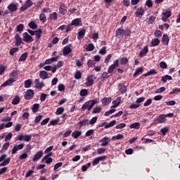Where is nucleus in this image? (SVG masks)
<instances>
[{
    "instance_id": "obj_34",
    "label": "nucleus",
    "mask_w": 180,
    "mask_h": 180,
    "mask_svg": "<svg viewBox=\"0 0 180 180\" xmlns=\"http://www.w3.org/2000/svg\"><path fill=\"white\" fill-rule=\"evenodd\" d=\"M29 27H30V29H32V30H36V29H37L38 26L36 24V22H34V21H31L29 24H28Z\"/></svg>"
},
{
    "instance_id": "obj_32",
    "label": "nucleus",
    "mask_w": 180,
    "mask_h": 180,
    "mask_svg": "<svg viewBox=\"0 0 180 180\" xmlns=\"http://www.w3.org/2000/svg\"><path fill=\"white\" fill-rule=\"evenodd\" d=\"M20 102V97H19V96H15L13 101L11 102V103L12 105H19Z\"/></svg>"
},
{
    "instance_id": "obj_26",
    "label": "nucleus",
    "mask_w": 180,
    "mask_h": 180,
    "mask_svg": "<svg viewBox=\"0 0 180 180\" xmlns=\"http://www.w3.org/2000/svg\"><path fill=\"white\" fill-rule=\"evenodd\" d=\"M143 71H144L143 67H139L136 68L134 73V77H136V75H140V74H143Z\"/></svg>"
},
{
    "instance_id": "obj_31",
    "label": "nucleus",
    "mask_w": 180,
    "mask_h": 180,
    "mask_svg": "<svg viewBox=\"0 0 180 180\" xmlns=\"http://www.w3.org/2000/svg\"><path fill=\"white\" fill-rule=\"evenodd\" d=\"M116 36H124V30L122 28H117L115 31Z\"/></svg>"
},
{
    "instance_id": "obj_38",
    "label": "nucleus",
    "mask_w": 180,
    "mask_h": 180,
    "mask_svg": "<svg viewBox=\"0 0 180 180\" xmlns=\"http://www.w3.org/2000/svg\"><path fill=\"white\" fill-rule=\"evenodd\" d=\"M108 74H109L108 72H103L100 77V79H101V81H105V79H108V78H109V75H108Z\"/></svg>"
},
{
    "instance_id": "obj_27",
    "label": "nucleus",
    "mask_w": 180,
    "mask_h": 180,
    "mask_svg": "<svg viewBox=\"0 0 180 180\" xmlns=\"http://www.w3.org/2000/svg\"><path fill=\"white\" fill-rule=\"evenodd\" d=\"M172 81V77L170 75H166L163 77H162L161 81L162 82H164L165 84L167 82V81Z\"/></svg>"
},
{
    "instance_id": "obj_10",
    "label": "nucleus",
    "mask_w": 180,
    "mask_h": 180,
    "mask_svg": "<svg viewBox=\"0 0 180 180\" xmlns=\"http://www.w3.org/2000/svg\"><path fill=\"white\" fill-rule=\"evenodd\" d=\"M162 42L163 46H168V44H169V37H168V34H163L162 38Z\"/></svg>"
},
{
    "instance_id": "obj_21",
    "label": "nucleus",
    "mask_w": 180,
    "mask_h": 180,
    "mask_svg": "<svg viewBox=\"0 0 180 180\" xmlns=\"http://www.w3.org/2000/svg\"><path fill=\"white\" fill-rule=\"evenodd\" d=\"M101 102L103 103V106H106V105H109V103L112 102V98L105 97L104 98L102 99Z\"/></svg>"
},
{
    "instance_id": "obj_49",
    "label": "nucleus",
    "mask_w": 180,
    "mask_h": 180,
    "mask_svg": "<svg viewBox=\"0 0 180 180\" xmlns=\"http://www.w3.org/2000/svg\"><path fill=\"white\" fill-rule=\"evenodd\" d=\"M95 49V46L93 44H89L87 47L86 48V51H94Z\"/></svg>"
},
{
    "instance_id": "obj_5",
    "label": "nucleus",
    "mask_w": 180,
    "mask_h": 180,
    "mask_svg": "<svg viewBox=\"0 0 180 180\" xmlns=\"http://www.w3.org/2000/svg\"><path fill=\"white\" fill-rule=\"evenodd\" d=\"M144 13H146L144 8L140 7L136 9V11L135 12V16H136V18H140V19H141V18L143 17Z\"/></svg>"
},
{
    "instance_id": "obj_9",
    "label": "nucleus",
    "mask_w": 180,
    "mask_h": 180,
    "mask_svg": "<svg viewBox=\"0 0 180 180\" xmlns=\"http://www.w3.org/2000/svg\"><path fill=\"white\" fill-rule=\"evenodd\" d=\"M147 53H148V46H145L143 49L139 52V57L141 58L146 57V56H147Z\"/></svg>"
},
{
    "instance_id": "obj_12",
    "label": "nucleus",
    "mask_w": 180,
    "mask_h": 180,
    "mask_svg": "<svg viewBox=\"0 0 180 180\" xmlns=\"http://www.w3.org/2000/svg\"><path fill=\"white\" fill-rule=\"evenodd\" d=\"M7 8L10 12H16L18 11V4L11 3L7 6Z\"/></svg>"
},
{
    "instance_id": "obj_45",
    "label": "nucleus",
    "mask_w": 180,
    "mask_h": 180,
    "mask_svg": "<svg viewBox=\"0 0 180 180\" xmlns=\"http://www.w3.org/2000/svg\"><path fill=\"white\" fill-rule=\"evenodd\" d=\"M25 88H30L32 86V79H27L24 83Z\"/></svg>"
},
{
    "instance_id": "obj_22",
    "label": "nucleus",
    "mask_w": 180,
    "mask_h": 180,
    "mask_svg": "<svg viewBox=\"0 0 180 180\" xmlns=\"http://www.w3.org/2000/svg\"><path fill=\"white\" fill-rule=\"evenodd\" d=\"M82 131H78V130H75L72 133V137H73V139H78V137H80V136H82Z\"/></svg>"
},
{
    "instance_id": "obj_39",
    "label": "nucleus",
    "mask_w": 180,
    "mask_h": 180,
    "mask_svg": "<svg viewBox=\"0 0 180 180\" xmlns=\"http://www.w3.org/2000/svg\"><path fill=\"white\" fill-rule=\"evenodd\" d=\"M64 110L65 109L63 107H59L56 111V115H57V116L62 115L64 112Z\"/></svg>"
},
{
    "instance_id": "obj_25",
    "label": "nucleus",
    "mask_w": 180,
    "mask_h": 180,
    "mask_svg": "<svg viewBox=\"0 0 180 180\" xmlns=\"http://www.w3.org/2000/svg\"><path fill=\"white\" fill-rule=\"evenodd\" d=\"M39 77L41 79H47L49 78V73L44 70H41L39 72Z\"/></svg>"
},
{
    "instance_id": "obj_1",
    "label": "nucleus",
    "mask_w": 180,
    "mask_h": 180,
    "mask_svg": "<svg viewBox=\"0 0 180 180\" xmlns=\"http://www.w3.org/2000/svg\"><path fill=\"white\" fill-rule=\"evenodd\" d=\"M96 103H98V99L89 100L82 105V110H86L87 109V112H89Z\"/></svg>"
},
{
    "instance_id": "obj_24",
    "label": "nucleus",
    "mask_w": 180,
    "mask_h": 180,
    "mask_svg": "<svg viewBox=\"0 0 180 180\" xmlns=\"http://www.w3.org/2000/svg\"><path fill=\"white\" fill-rule=\"evenodd\" d=\"M15 79L10 78L7 81H6L4 84H1V86H9V85H12L13 82H15Z\"/></svg>"
},
{
    "instance_id": "obj_18",
    "label": "nucleus",
    "mask_w": 180,
    "mask_h": 180,
    "mask_svg": "<svg viewBox=\"0 0 180 180\" xmlns=\"http://www.w3.org/2000/svg\"><path fill=\"white\" fill-rule=\"evenodd\" d=\"M85 33H86V30H85V29L79 31L77 34L78 40L84 39L85 37Z\"/></svg>"
},
{
    "instance_id": "obj_46",
    "label": "nucleus",
    "mask_w": 180,
    "mask_h": 180,
    "mask_svg": "<svg viewBox=\"0 0 180 180\" xmlns=\"http://www.w3.org/2000/svg\"><path fill=\"white\" fill-rule=\"evenodd\" d=\"M128 63H129V59H127V58L126 57L122 58L120 60L121 65H126V64H127Z\"/></svg>"
},
{
    "instance_id": "obj_19",
    "label": "nucleus",
    "mask_w": 180,
    "mask_h": 180,
    "mask_svg": "<svg viewBox=\"0 0 180 180\" xmlns=\"http://www.w3.org/2000/svg\"><path fill=\"white\" fill-rule=\"evenodd\" d=\"M118 89L122 94H126L127 91V87L125 86L124 84H119Z\"/></svg>"
},
{
    "instance_id": "obj_51",
    "label": "nucleus",
    "mask_w": 180,
    "mask_h": 180,
    "mask_svg": "<svg viewBox=\"0 0 180 180\" xmlns=\"http://www.w3.org/2000/svg\"><path fill=\"white\" fill-rule=\"evenodd\" d=\"M155 20V16L151 15L148 21V25H153Z\"/></svg>"
},
{
    "instance_id": "obj_54",
    "label": "nucleus",
    "mask_w": 180,
    "mask_h": 180,
    "mask_svg": "<svg viewBox=\"0 0 180 180\" xmlns=\"http://www.w3.org/2000/svg\"><path fill=\"white\" fill-rule=\"evenodd\" d=\"M175 94H180V88H174L170 93L169 95H174Z\"/></svg>"
},
{
    "instance_id": "obj_7",
    "label": "nucleus",
    "mask_w": 180,
    "mask_h": 180,
    "mask_svg": "<svg viewBox=\"0 0 180 180\" xmlns=\"http://www.w3.org/2000/svg\"><path fill=\"white\" fill-rule=\"evenodd\" d=\"M67 6L63 3L59 4V13L60 15H65L67 13Z\"/></svg>"
},
{
    "instance_id": "obj_40",
    "label": "nucleus",
    "mask_w": 180,
    "mask_h": 180,
    "mask_svg": "<svg viewBox=\"0 0 180 180\" xmlns=\"http://www.w3.org/2000/svg\"><path fill=\"white\" fill-rule=\"evenodd\" d=\"M18 51H19V48L18 47L11 48L9 51V54L10 56H14L15 53H18Z\"/></svg>"
},
{
    "instance_id": "obj_15",
    "label": "nucleus",
    "mask_w": 180,
    "mask_h": 180,
    "mask_svg": "<svg viewBox=\"0 0 180 180\" xmlns=\"http://www.w3.org/2000/svg\"><path fill=\"white\" fill-rule=\"evenodd\" d=\"M15 45L17 46V47H19V46L22 44V37H20L19 34H16L15 35Z\"/></svg>"
},
{
    "instance_id": "obj_48",
    "label": "nucleus",
    "mask_w": 180,
    "mask_h": 180,
    "mask_svg": "<svg viewBox=\"0 0 180 180\" xmlns=\"http://www.w3.org/2000/svg\"><path fill=\"white\" fill-rule=\"evenodd\" d=\"M124 136H123V134H118L117 135H116V136H113L112 137V140H115H115H120V139H124Z\"/></svg>"
},
{
    "instance_id": "obj_35",
    "label": "nucleus",
    "mask_w": 180,
    "mask_h": 180,
    "mask_svg": "<svg viewBox=\"0 0 180 180\" xmlns=\"http://www.w3.org/2000/svg\"><path fill=\"white\" fill-rule=\"evenodd\" d=\"M24 29H25V25L19 24L16 27V32H18L19 33H22V32H23Z\"/></svg>"
},
{
    "instance_id": "obj_4",
    "label": "nucleus",
    "mask_w": 180,
    "mask_h": 180,
    "mask_svg": "<svg viewBox=\"0 0 180 180\" xmlns=\"http://www.w3.org/2000/svg\"><path fill=\"white\" fill-rule=\"evenodd\" d=\"M33 96H34V91L32 89H28L24 95V98L26 101H30V99H33Z\"/></svg>"
},
{
    "instance_id": "obj_64",
    "label": "nucleus",
    "mask_w": 180,
    "mask_h": 180,
    "mask_svg": "<svg viewBox=\"0 0 180 180\" xmlns=\"http://www.w3.org/2000/svg\"><path fill=\"white\" fill-rule=\"evenodd\" d=\"M141 105L140 104H131L129 106V109H137L138 108H140Z\"/></svg>"
},
{
    "instance_id": "obj_6",
    "label": "nucleus",
    "mask_w": 180,
    "mask_h": 180,
    "mask_svg": "<svg viewBox=\"0 0 180 180\" xmlns=\"http://www.w3.org/2000/svg\"><path fill=\"white\" fill-rule=\"evenodd\" d=\"M22 36H23L22 40L25 43H32V41H33V37H32V36H30L27 32H24L22 34Z\"/></svg>"
},
{
    "instance_id": "obj_16",
    "label": "nucleus",
    "mask_w": 180,
    "mask_h": 180,
    "mask_svg": "<svg viewBox=\"0 0 180 180\" xmlns=\"http://www.w3.org/2000/svg\"><path fill=\"white\" fill-rule=\"evenodd\" d=\"M100 141L101 142V146L102 147H106V146L109 145V137L105 136Z\"/></svg>"
},
{
    "instance_id": "obj_52",
    "label": "nucleus",
    "mask_w": 180,
    "mask_h": 180,
    "mask_svg": "<svg viewBox=\"0 0 180 180\" xmlns=\"http://www.w3.org/2000/svg\"><path fill=\"white\" fill-rule=\"evenodd\" d=\"M154 35L155 36V37H157V39H160V37H162V32H161L160 30H157L155 32Z\"/></svg>"
},
{
    "instance_id": "obj_29",
    "label": "nucleus",
    "mask_w": 180,
    "mask_h": 180,
    "mask_svg": "<svg viewBox=\"0 0 180 180\" xmlns=\"http://www.w3.org/2000/svg\"><path fill=\"white\" fill-rule=\"evenodd\" d=\"M39 109H40V105L39 103H34L32 107L33 113H37V112H39Z\"/></svg>"
},
{
    "instance_id": "obj_60",
    "label": "nucleus",
    "mask_w": 180,
    "mask_h": 180,
    "mask_svg": "<svg viewBox=\"0 0 180 180\" xmlns=\"http://www.w3.org/2000/svg\"><path fill=\"white\" fill-rule=\"evenodd\" d=\"M25 4L28 7L30 8V6H33V1L32 0H26L25 2Z\"/></svg>"
},
{
    "instance_id": "obj_58",
    "label": "nucleus",
    "mask_w": 180,
    "mask_h": 180,
    "mask_svg": "<svg viewBox=\"0 0 180 180\" xmlns=\"http://www.w3.org/2000/svg\"><path fill=\"white\" fill-rule=\"evenodd\" d=\"M160 68H163L164 70L167 69L168 65H167V63L162 61L160 63Z\"/></svg>"
},
{
    "instance_id": "obj_50",
    "label": "nucleus",
    "mask_w": 180,
    "mask_h": 180,
    "mask_svg": "<svg viewBox=\"0 0 180 180\" xmlns=\"http://www.w3.org/2000/svg\"><path fill=\"white\" fill-rule=\"evenodd\" d=\"M80 96H86L88 95V90L86 89H83L79 92Z\"/></svg>"
},
{
    "instance_id": "obj_20",
    "label": "nucleus",
    "mask_w": 180,
    "mask_h": 180,
    "mask_svg": "<svg viewBox=\"0 0 180 180\" xmlns=\"http://www.w3.org/2000/svg\"><path fill=\"white\" fill-rule=\"evenodd\" d=\"M77 124L79 126H80V127H84L85 126H88V124H89V120L88 119H84L82 121H79V122H77Z\"/></svg>"
},
{
    "instance_id": "obj_28",
    "label": "nucleus",
    "mask_w": 180,
    "mask_h": 180,
    "mask_svg": "<svg viewBox=\"0 0 180 180\" xmlns=\"http://www.w3.org/2000/svg\"><path fill=\"white\" fill-rule=\"evenodd\" d=\"M129 129H135L136 130H139L140 129V122H134L129 125Z\"/></svg>"
},
{
    "instance_id": "obj_62",
    "label": "nucleus",
    "mask_w": 180,
    "mask_h": 180,
    "mask_svg": "<svg viewBox=\"0 0 180 180\" xmlns=\"http://www.w3.org/2000/svg\"><path fill=\"white\" fill-rule=\"evenodd\" d=\"M46 98H47V94L42 93L40 96L41 102H44V101H46Z\"/></svg>"
},
{
    "instance_id": "obj_44",
    "label": "nucleus",
    "mask_w": 180,
    "mask_h": 180,
    "mask_svg": "<svg viewBox=\"0 0 180 180\" xmlns=\"http://www.w3.org/2000/svg\"><path fill=\"white\" fill-rule=\"evenodd\" d=\"M82 77V73H81V71L77 70L75 74V79H81Z\"/></svg>"
},
{
    "instance_id": "obj_37",
    "label": "nucleus",
    "mask_w": 180,
    "mask_h": 180,
    "mask_svg": "<svg viewBox=\"0 0 180 180\" xmlns=\"http://www.w3.org/2000/svg\"><path fill=\"white\" fill-rule=\"evenodd\" d=\"M39 19L42 23H46V22H47V17H46V14L44 13H41L39 15Z\"/></svg>"
},
{
    "instance_id": "obj_2",
    "label": "nucleus",
    "mask_w": 180,
    "mask_h": 180,
    "mask_svg": "<svg viewBox=\"0 0 180 180\" xmlns=\"http://www.w3.org/2000/svg\"><path fill=\"white\" fill-rule=\"evenodd\" d=\"M17 140L19 141H26V143H29V141L32 140V135L23 134L21 133L17 136Z\"/></svg>"
},
{
    "instance_id": "obj_13",
    "label": "nucleus",
    "mask_w": 180,
    "mask_h": 180,
    "mask_svg": "<svg viewBox=\"0 0 180 180\" xmlns=\"http://www.w3.org/2000/svg\"><path fill=\"white\" fill-rule=\"evenodd\" d=\"M72 52V49L70 46H66L63 49V56H68V54H70V53Z\"/></svg>"
},
{
    "instance_id": "obj_23",
    "label": "nucleus",
    "mask_w": 180,
    "mask_h": 180,
    "mask_svg": "<svg viewBox=\"0 0 180 180\" xmlns=\"http://www.w3.org/2000/svg\"><path fill=\"white\" fill-rule=\"evenodd\" d=\"M157 74V70H154V69H151L150 71H148V72L143 74L142 76H141V78H143V77H148L150 75H154Z\"/></svg>"
},
{
    "instance_id": "obj_17",
    "label": "nucleus",
    "mask_w": 180,
    "mask_h": 180,
    "mask_svg": "<svg viewBox=\"0 0 180 180\" xmlns=\"http://www.w3.org/2000/svg\"><path fill=\"white\" fill-rule=\"evenodd\" d=\"M34 84H35V88H37V89H41V88L44 86V83L40 82V80L39 79H36L34 80Z\"/></svg>"
},
{
    "instance_id": "obj_59",
    "label": "nucleus",
    "mask_w": 180,
    "mask_h": 180,
    "mask_svg": "<svg viewBox=\"0 0 180 180\" xmlns=\"http://www.w3.org/2000/svg\"><path fill=\"white\" fill-rule=\"evenodd\" d=\"M162 15L165 18H167V19H168V18H171L172 13H171V11H168L162 13Z\"/></svg>"
},
{
    "instance_id": "obj_36",
    "label": "nucleus",
    "mask_w": 180,
    "mask_h": 180,
    "mask_svg": "<svg viewBox=\"0 0 180 180\" xmlns=\"http://www.w3.org/2000/svg\"><path fill=\"white\" fill-rule=\"evenodd\" d=\"M49 19L51 20H54V21L57 20V19H58L57 13L56 12H53V13H51L49 15Z\"/></svg>"
},
{
    "instance_id": "obj_55",
    "label": "nucleus",
    "mask_w": 180,
    "mask_h": 180,
    "mask_svg": "<svg viewBox=\"0 0 180 180\" xmlns=\"http://www.w3.org/2000/svg\"><path fill=\"white\" fill-rule=\"evenodd\" d=\"M87 86H92L94 85V79H91L89 77H87Z\"/></svg>"
},
{
    "instance_id": "obj_47",
    "label": "nucleus",
    "mask_w": 180,
    "mask_h": 180,
    "mask_svg": "<svg viewBox=\"0 0 180 180\" xmlns=\"http://www.w3.org/2000/svg\"><path fill=\"white\" fill-rule=\"evenodd\" d=\"M165 117H167L165 115H160L159 116V120H158V122L164 123V122H165Z\"/></svg>"
},
{
    "instance_id": "obj_41",
    "label": "nucleus",
    "mask_w": 180,
    "mask_h": 180,
    "mask_svg": "<svg viewBox=\"0 0 180 180\" xmlns=\"http://www.w3.org/2000/svg\"><path fill=\"white\" fill-rule=\"evenodd\" d=\"M96 63H95V60H89L87 62V66L89 68H92V67H95V65Z\"/></svg>"
},
{
    "instance_id": "obj_43",
    "label": "nucleus",
    "mask_w": 180,
    "mask_h": 180,
    "mask_svg": "<svg viewBox=\"0 0 180 180\" xmlns=\"http://www.w3.org/2000/svg\"><path fill=\"white\" fill-rule=\"evenodd\" d=\"M101 110H102V107L101 106H97L94 108L92 113L94 115L96 113H101Z\"/></svg>"
},
{
    "instance_id": "obj_63",
    "label": "nucleus",
    "mask_w": 180,
    "mask_h": 180,
    "mask_svg": "<svg viewBox=\"0 0 180 180\" xmlns=\"http://www.w3.org/2000/svg\"><path fill=\"white\" fill-rule=\"evenodd\" d=\"M125 127H126L125 123H120L116 125L115 129H124Z\"/></svg>"
},
{
    "instance_id": "obj_56",
    "label": "nucleus",
    "mask_w": 180,
    "mask_h": 180,
    "mask_svg": "<svg viewBox=\"0 0 180 180\" xmlns=\"http://www.w3.org/2000/svg\"><path fill=\"white\" fill-rule=\"evenodd\" d=\"M115 68H116L115 67V65H110L109 67H108V74H112L113 72V70H115Z\"/></svg>"
},
{
    "instance_id": "obj_33",
    "label": "nucleus",
    "mask_w": 180,
    "mask_h": 180,
    "mask_svg": "<svg viewBox=\"0 0 180 180\" xmlns=\"http://www.w3.org/2000/svg\"><path fill=\"white\" fill-rule=\"evenodd\" d=\"M27 52H25L24 53H22L20 58L18 59V61L20 63L22 61H26V59L27 58Z\"/></svg>"
},
{
    "instance_id": "obj_57",
    "label": "nucleus",
    "mask_w": 180,
    "mask_h": 180,
    "mask_svg": "<svg viewBox=\"0 0 180 180\" xmlns=\"http://www.w3.org/2000/svg\"><path fill=\"white\" fill-rule=\"evenodd\" d=\"M13 136V134H12V132H9L5 137V141H11V139H12V136Z\"/></svg>"
},
{
    "instance_id": "obj_3",
    "label": "nucleus",
    "mask_w": 180,
    "mask_h": 180,
    "mask_svg": "<svg viewBox=\"0 0 180 180\" xmlns=\"http://www.w3.org/2000/svg\"><path fill=\"white\" fill-rule=\"evenodd\" d=\"M115 124H116V120H114L111 121L109 124H108V122H101L98 125V127H103V126H105V129H109V127H113Z\"/></svg>"
},
{
    "instance_id": "obj_61",
    "label": "nucleus",
    "mask_w": 180,
    "mask_h": 180,
    "mask_svg": "<svg viewBox=\"0 0 180 180\" xmlns=\"http://www.w3.org/2000/svg\"><path fill=\"white\" fill-rule=\"evenodd\" d=\"M146 6H148V8H153V1L147 0L146 1Z\"/></svg>"
},
{
    "instance_id": "obj_53",
    "label": "nucleus",
    "mask_w": 180,
    "mask_h": 180,
    "mask_svg": "<svg viewBox=\"0 0 180 180\" xmlns=\"http://www.w3.org/2000/svg\"><path fill=\"white\" fill-rule=\"evenodd\" d=\"M41 33H43V31H41V29H39L35 31L34 34L37 37H38V39H40V37H41Z\"/></svg>"
},
{
    "instance_id": "obj_42",
    "label": "nucleus",
    "mask_w": 180,
    "mask_h": 180,
    "mask_svg": "<svg viewBox=\"0 0 180 180\" xmlns=\"http://www.w3.org/2000/svg\"><path fill=\"white\" fill-rule=\"evenodd\" d=\"M162 136H166V134L169 131V128L165 127L160 129Z\"/></svg>"
},
{
    "instance_id": "obj_14",
    "label": "nucleus",
    "mask_w": 180,
    "mask_h": 180,
    "mask_svg": "<svg viewBox=\"0 0 180 180\" xmlns=\"http://www.w3.org/2000/svg\"><path fill=\"white\" fill-rule=\"evenodd\" d=\"M161 41L158 38H155L151 40L150 47H157V46L160 45Z\"/></svg>"
},
{
    "instance_id": "obj_11",
    "label": "nucleus",
    "mask_w": 180,
    "mask_h": 180,
    "mask_svg": "<svg viewBox=\"0 0 180 180\" xmlns=\"http://www.w3.org/2000/svg\"><path fill=\"white\" fill-rule=\"evenodd\" d=\"M43 157V150L38 151L34 155L32 159V161H39Z\"/></svg>"
},
{
    "instance_id": "obj_8",
    "label": "nucleus",
    "mask_w": 180,
    "mask_h": 180,
    "mask_svg": "<svg viewBox=\"0 0 180 180\" xmlns=\"http://www.w3.org/2000/svg\"><path fill=\"white\" fill-rule=\"evenodd\" d=\"M70 26H82V20L81 18H75L72 20Z\"/></svg>"
},
{
    "instance_id": "obj_30",
    "label": "nucleus",
    "mask_w": 180,
    "mask_h": 180,
    "mask_svg": "<svg viewBox=\"0 0 180 180\" xmlns=\"http://www.w3.org/2000/svg\"><path fill=\"white\" fill-rule=\"evenodd\" d=\"M11 162V158H7L6 160H3L1 163H0V167H6Z\"/></svg>"
}]
</instances>
